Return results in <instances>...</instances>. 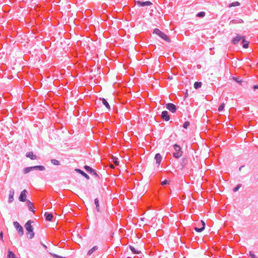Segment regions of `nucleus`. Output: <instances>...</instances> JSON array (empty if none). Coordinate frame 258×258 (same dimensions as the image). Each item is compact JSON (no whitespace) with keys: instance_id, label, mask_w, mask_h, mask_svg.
<instances>
[{"instance_id":"obj_30","label":"nucleus","mask_w":258,"mask_h":258,"mask_svg":"<svg viewBox=\"0 0 258 258\" xmlns=\"http://www.w3.org/2000/svg\"><path fill=\"white\" fill-rule=\"evenodd\" d=\"M205 15H206V13L205 12H201L198 13L197 14V16L198 17L203 18L205 16Z\"/></svg>"},{"instance_id":"obj_38","label":"nucleus","mask_w":258,"mask_h":258,"mask_svg":"<svg viewBox=\"0 0 258 258\" xmlns=\"http://www.w3.org/2000/svg\"><path fill=\"white\" fill-rule=\"evenodd\" d=\"M249 255L251 258H257V256L252 251L249 252Z\"/></svg>"},{"instance_id":"obj_23","label":"nucleus","mask_w":258,"mask_h":258,"mask_svg":"<svg viewBox=\"0 0 258 258\" xmlns=\"http://www.w3.org/2000/svg\"><path fill=\"white\" fill-rule=\"evenodd\" d=\"M129 248L134 254H139L141 252L140 251L136 250L133 246L130 245Z\"/></svg>"},{"instance_id":"obj_3","label":"nucleus","mask_w":258,"mask_h":258,"mask_svg":"<svg viewBox=\"0 0 258 258\" xmlns=\"http://www.w3.org/2000/svg\"><path fill=\"white\" fill-rule=\"evenodd\" d=\"M13 225L18 231L19 236H23L24 234V229L23 227L17 221L14 222Z\"/></svg>"},{"instance_id":"obj_13","label":"nucleus","mask_w":258,"mask_h":258,"mask_svg":"<svg viewBox=\"0 0 258 258\" xmlns=\"http://www.w3.org/2000/svg\"><path fill=\"white\" fill-rule=\"evenodd\" d=\"M26 204H27L28 209L30 211L33 212V213H34L35 211L34 210V206H33V203L29 200H27L26 201Z\"/></svg>"},{"instance_id":"obj_19","label":"nucleus","mask_w":258,"mask_h":258,"mask_svg":"<svg viewBox=\"0 0 258 258\" xmlns=\"http://www.w3.org/2000/svg\"><path fill=\"white\" fill-rule=\"evenodd\" d=\"M241 43L242 44V46L244 48H247L248 47L249 45V42L247 41H246L244 38H243L242 40Z\"/></svg>"},{"instance_id":"obj_41","label":"nucleus","mask_w":258,"mask_h":258,"mask_svg":"<svg viewBox=\"0 0 258 258\" xmlns=\"http://www.w3.org/2000/svg\"><path fill=\"white\" fill-rule=\"evenodd\" d=\"M201 222L202 223V227H204V229L205 228V223L203 221V220H201Z\"/></svg>"},{"instance_id":"obj_26","label":"nucleus","mask_w":258,"mask_h":258,"mask_svg":"<svg viewBox=\"0 0 258 258\" xmlns=\"http://www.w3.org/2000/svg\"><path fill=\"white\" fill-rule=\"evenodd\" d=\"M7 257L8 258H16V255L13 252L9 251Z\"/></svg>"},{"instance_id":"obj_12","label":"nucleus","mask_w":258,"mask_h":258,"mask_svg":"<svg viewBox=\"0 0 258 258\" xmlns=\"http://www.w3.org/2000/svg\"><path fill=\"white\" fill-rule=\"evenodd\" d=\"M75 171L77 172V173H80V174H81L83 176H84V177H85L87 179H90V177L85 172H84L83 171H82V170L80 169H75Z\"/></svg>"},{"instance_id":"obj_25","label":"nucleus","mask_w":258,"mask_h":258,"mask_svg":"<svg viewBox=\"0 0 258 258\" xmlns=\"http://www.w3.org/2000/svg\"><path fill=\"white\" fill-rule=\"evenodd\" d=\"M173 148H174L175 151H176L175 152H182L181 151V147L177 144H174L173 145Z\"/></svg>"},{"instance_id":"obj_31","label":"nucleus","mask_w":258,"mask_h":258,"mask_svg":"<svg viewBox=\"0 0 258 258\" xmlns=\"http://www.w3.org/2000/svg\"><path fill=\"white\" fill-rule=\"evenodd\" d=\"M224 107H225V103H221L218 108V111L219 112L223 111L224 109Z\"/></svg>"},{"instance_id":"obj_36","label":"nucleus","mask_w":258,"mask_h":258,"mask_svg":"<svg viewBox=\"0 0 258 258\" xmlns=\"http://www.w3.org/2000/svg\"><path fill=\"white\" fill-rule=\"evenodd\" d=\"M51 254L53 256V257H54V258H65L64 257H63V256H61L60 255L56 254L55 253H51Z\"/></svg>"},{"instance_id":"obj_29","label":"nucleus","mask_w":258,"mask_h":258,"mask_svg":"<svg viewBox=\"0 0 258 258\" xmlns=\"http://www.w3.org/2000/svg\"><path fill=\"white\" fill-rule=\"evenodd\" d=\"M240 5V3L238 2H233V3H232L231 4H230L229 6V7H235V6H238Z\"/></svg>"},{"instance_id":"obj_11","label":"nucleus","mask_w":258,"mask_h":258,"mask_svg":"<svg viewBox=\"0 0 258 258\" xmlns=\"http://www.w3.org/2000/svg\"><path fill=\"white\" fill-rule=\"evenodd\" d=\"M9 203H11L14 201V196L15 194V191L13 188H11L9 191Z\"/></svg>"},{"instance_id":"obj_16","label":"nucleus","mask_w":258,"mask_h":258,"mask_svg":"<svg viewBox=\"0 0 258 258\" xmlns=\"http://www.w3.org/2000/svg\"><path fill=\"white\" fill-rule=\"evenodd\" d=\"M44 217L46 221H51L53 219V215L51 213L46 212L44 214Z\"/></svg>"},{"instance_id":"obj_40","label":"nucleus","mask_w":258,"mask_h":258,"mask_svg":"<svg viewBox=\"0 0 258 258\" xmlns=\"http://www.w3.org/2000/svg\"><path fill=\"white\" fill-rule=\"evenodd\" d=\"M252 88L254 90H255L258 89V85H255L253 86Z\"/></svg>"},{"instance_id":"obj_35","label":"nucleus","mask_w":258,"mask_h":258,"mask_svg":"<svg viewBox=\"0 0 258 258\" xmlns=\"http://www.w3.org/2000/svg\"><path fill=\"white\" fill-rule=\"evenodd\" d=\"M190 123H189V122L188 121H185L184 123H183V128H187L188 126L189 125Z\"/></svg>"},{"instance_id":"obj_28","label":"nucleus","mask_w":258,"mask_h":258,"mask_svg":"<svg viewBox=\"0 0 258 258\" xmlns=\"http://www.w3.org/2000/svg\"><path fill=\"white\" fill-rule=\"evenodd\" d=\"M50 161L52 164L55 165H58L60 164L59 161L56 159H51Z\"/></svg>"},{"instance_id":"obj_39","label":"nucleus","mask_w":258,"mask_h":258,"mask_svg":"<svg viewBox=\"0 0 258 258\" xmlns=\"http://www.w3.org/2000/svg\"><path fill=\"white\" fill-rule=\"evenodd\" d=\"M230 23L236 24L237 23V20H232L230 21Z\"/></svg>"},{"instance_id":"obj_10","label":"nucleus","mask_w":258,"mask_h":258,"mask_svg":"<svg viewBox=\"0 0 258 258\" xmlns=\"http://www.w3.org/2000/svg\"><path fill=\"white\" fill-rule=\"evenodd\" d=\"M161 118L165 120V121H168L170 119V116L168 114V112L167 111H163L161 113Z\"/></svg>"},{"instance_id":"obj_7","label":"nucleus","mask_w":258,"mask_h":258,"mask_svg":"<svg viewBox=\"0 0 258 258\" xmlns=\"http://www.w3.org/2000/svg\"><path fill=\"white\" fill-rule=\"evenodd\" d=\"M27 191L26 189H24L20 194V195L19 197V200L21 202H26V194Z\"/></svg>"},{"instance_id":"obj_43","label":"nucleus","mask_w":258,"mask_h":258,"mask_svg":"<svg viewBox=\"0 0 258 258\" xmlns=\"http://www.w3.org/2000/svg\"><path fill=\"white\" fill-rule=\"evenodd\" d=\"M245 166L244 165H242V166H241L239 168V171H241V170H242V168H243Z\"/></svg>"},{"instance_id":"obj_22","label":"nucleus","mask_w":258,"mask_h":258,"mask_svg":"<svg viewBox=\"0 0 258 258\" xmlns=\"http://www.w3.org/2000/svg\"><path fill=\"white\" fill-rule=\"evenodd\" d=\"M183 152H174L173 153V156L176 158H179L182 155Z\"/></svg>"},{"instance_id":"obj_32","label":"nucleus","mask_w":258,"mask_h":258,"mask_svg":"<svg viewBox=\"0 0 258 258\" xmlns=\"http://www.w3.org/2000/svg\"><path fill=\"white\" fill-rule=\"evenodd\" d=\"M241 186V184H238L236 185V187H235L233 189V191L234 192H236L240 188V187Z\"/></svg>"},{"instance_id":"obj_45","label":"nucleus","mask_w":258,"mask_h":258,"mask_svg":"<svg viewBox=\"0 0 258 258\" xmlns=\"http://www.w3.org/2000/svg\"><path fill=\"white\" fill-rule=\"evenodd\" d=\"M115 164L117 165V164H118V163H117V162H115Z\"/></svg>"},{"instance_id":"obj_9","label":"nucleus","mask_w":258,"mask_h":258,"mask_svg":"<svg viewBox=\"0 0 258 258\" xmlns=\"http://www.w3.org/2000/svg\"><path fill=\"white\" fill-rule=\"evenodd\" d=\"M155 159L156 160V164L157 166H159L160 165L161 162L162 160V157L160 154H156L155 156Z\"/></svg>"},{"instance_id":"obj_18","label":"nucleus","mask_w":258,"mask_h":258,"mask_svg":"<svg viewBox=\"0 0 258 258\" xmlns=\"http://www.w3.org/2000/svg\"><path fill=\"white\" fill-rule=\"evenodd\" d=\"M100 100H101L102 103H103V104L105 106V107L109 110H110V105H109V103H108V102L106 100V99L103 98H100Z\"/></svg>"},{"instance_id":"obj_44","label":"nucleus","mask_w":258,"mask_h":258,"mask_svg":"<svg viewBox=\"0 0 258 258\" xmlns=\"http://www.w3.org/2000/svg\"><path fill=\"white\" fill-rule=\"evenodd\" d=\"M3 232H1L0 233V239H3Z\"/></svg>"},{"instance_id":"obj_14","label":"nucleus","mask_w":258,"mask_h":258,"mask_svg":"<svg viewBox=\"0 0 258 258\" xmlns=\"http://www.w3.org/2000/svg\"><path fill=\"white\" fill-rule=\"evenodd\" d=\"M27 157L30 158L31 160H35L37 159V156L33 154V152H27L26 154Z\"/></svg>"},{"instance_id":"obj_24","label":"nucleus","mask_w":258,"mask_h":258,"mask_svg":"<svg viewBox=\"0 0 258 258\" xmlns=\"http://www.w3.org/2000/svg\"><path fill=\"white\" fill-rule=\"evenodd\" d=\"M202 83L201 82H196L194 83V86L196 89H198L202 87Z\"/></svg>"},{"instance_id":"obj_6","label":"nucleus","mask_w":258,"mask_h":258,"mask_svg":"<svg viewBox=\"0 0 258 258\" xmlns=\"http://www.w3.org/2000/svg\"><path fill=\"white\" fill-rule=\"evenodd\" d=\"M136 4L140 7L150 6L152 3L150 1L142 2L140 1H136Z\"/></svg>"},{"instance_id":"obj_5","label":"nucleus","mask_w":258,"mask_h":258,"mask_svg":"<svg viewBox=\"0 0 258 258\" xmlns=\"http://www.w3.org/2000/svg\"><path fill=\"white\" fill-rule=\"evenodd\" d=\"M166 108L172 113L176 112L177 107L175 105L171 103H168L166 104Z\"/></svg>"},{"instance_id":"obj_34","label":"nucleus","mask_w":258,"mask_h":258,"mask_svg":"<svg viewBox=\"0 0 258 258\" xmlns=\"http://www.w3.org/2000/svg\"><path fill=\"white\" fill-rule=\"evenodd\" d=\"M170 182V180L168 179H165L164 181L161 182L162 185H165L166 184H169Z\"/></svg>"},{"instance_id":"obj_17","label":"nucleus","mask_w":258,"mask_h":258,"mask_svg":"<svg viewBox=\"0 0 258 258\" xmlns=\"http://www.w3.org/2000/svg\"><path fill=\"white\" fill-rule=\"evenodd\" d=\"M32 170H37L39 171H43L45 169V168L44 166L42 165H36L34 166H32Z\"/></svg>"},{"instance_id":"obj_8","label":"nucleus","mask_w":258,"mask_h":258,"mask_svg":"<svg viewBox=\"0 0 258 258\" xmlns=\"http://www.w3.org/2000/svg\"><path fill=\"white\" fill-rule=\"evenodd\" d=\"M243 37V36L237 34L236 37L233 38L232 43L234 45L237 44L241 40H242Z\"/></svg>"},{"instance_id":"obj_20","label":"nucleus","mask_w":258,"mask_h":258,"mask_svg":"<svg viewBox=\"0 0 258 258\" xmlns=\"http://www.w3.org/2000/svg\"><path fill=\"white\" fill-rule=\"evenodd\" d=\"M98 248V247L97 246H94L91 249H90L88 251L87 255H91L93 253V252L95 251V250H97Z\"/></svg>"},{"instance_id":"obj_33","label":"nucleus","mask_w":258,"mask_h":258,"mask_svg":"<svg viewBox=\"0 0 258 258\" xmlns=\"http://www.w3.org/2000/svg\"><path fill=\"white\" fill-rule=\"evenodd\" d=\"M194 229L196 231H197L198 232H201L205 229H204V227H201V228L195 227Z\"/></svg>"},{"instance_id":"obj_2","label":"nucleus","mask_w":258,"mask_h":258,"mask_svg":"<svg viewBox=\"0 0 258 258\" xmlns=\"http://www.w3.org/2000/svg\"><path fill=\"white\" fill-rule=\"evenodd\" d=\"M153 33L157 34L158 35L160 38L163 39V40H165L167 42H170V39L168 37V36L166 35L164 33L161 31L159 29L156 28L153 31Z\"/></svg>"},{"instance_id":"obj_21","label":"nucleus","mask_w":258,"mask_h":258,"mask_svg":"<svg viewBox=\"0 0 258 258\" xmlns=\"http://www.w3.org/2000/svg\"><path fill=\"white\" fill-rule=\"evenodd\" d=\"M94 203L96 206V209L97 211L98 212H100V207H99V200L97 198H96L94 200Z\"/></svg>"},{"instance_id":"obj_37","label":"nucleus","mask_w":258,"mask_h":258,"mask_svg":"<svg viewBox=\"0 0 258 258\" xmlns=\"http://www.w3.org/2000/svg\"><path fill=\"white\" fill-rule=\"evenodd\" d=\"M234 79L236 82L240 84H242V82H243V81L238 78H234Z\"/></svg>"},{"instance_id":"obj_4","label":"nucleus","mask_w":258,"mask_h":258,"mask_svg":"<svg viewBox=\"0 0 258 258\" xmlns=\"http://www.w3.org/2000/svg\"><path fill=\"white\" fill-rule=\"evenodd\" d=\"M84 168L87 172L94 175L95 178L97 179L100 178L99 175L97 174L96 171H95L92 168L90 167L88 165H85L84 166Z\"/></svg>"},{"instance_id":"obj_27","label":"nucleus","mask_w":258,"mask_h":258,"mask_svg":"<svg viewBox=\"0 0 258 258\" xmlns=\"http://www.w3.org/2000/svg\"><path fill=\"white\" fill-rule=\"evenodd\" d=\"M32 170V166L31 167H26V168H24L23 172H24V174H26V173H28V172H29L30 171H31Z\"/></svg>"},{"instance_id":"obj_15","label":"nucleus","mask_w":258,"mask_h":258,"mask_svg":"<svg viewBox=\"0 0 258 258\" xmlns=\"http://www.w3.org/2000/svg\"><path fill=\"white\" fill-rule=\"evenodd\" d=\"M188 163V160L187 158H183L180 161V166H181V169L184 168L186 165Z\"/></svg>"},{"instance_id":"obj_1","label":"nucleus","mask_w":258,"mask_h":258,"mask_svg":"<svg viewBox=\"0 0 258 258\" xmlns=\"http://www.w3.org/2000/svg\"><path fill=\"white\" fill-rule=\"evenodd\" d=\"M33 223V221L31 220H28L25 224L24 227L27 231V236L29 239H32L35 235V233L33 231V227L31 225V224Z\"/></svg>"},{"instance_id":"obj_42","label":"nucleus","mask_w":258,"mask_h":258,"mask_svg":"<svg viewBox=\"0 0 258 258\" xmlns=\"http://www.w3.org/2000/svg\"><path fill=\"white\" fill-rule=\"evenodd\" d=\"M243 22V20L242 19H239L237 20V23H241Z\"/></svg>"}]
</instances>
